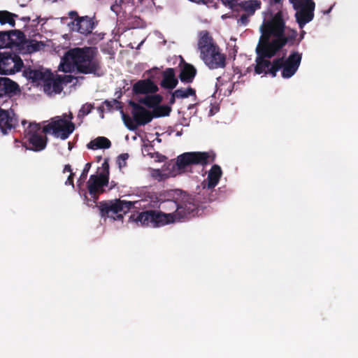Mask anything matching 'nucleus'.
I'll return each mask as SVG.
<instances>
[{
    "mask_svg": "<svg viewBox=\"0 0 358 358\" xmlns=\"http://www.w3.org/2000/svg\"><path fill=\"white\" fill-rule=\"evenodd\" d=\"M131 218L136 222H140L142 226L152 227L153 228L162 227L167 224L175 223L172 214H166L161 210H147L139 213Z\"/></svg>",
    "mask_w": 358,
    "mask_h": 358,
    "instance_id": "nucleus-7",
    "label": "nucleus"
},
{
    "mask_svg": "<svg viewBox=\"0 0 358 358\" xmlns=\"http://www.w3.org/2000/svg\"><path fill=\"white\" fill-rule=\"evenodd\" d=\"M62 77L57 76L56 78H53V75L48 78L45 85H43V89L45 92H50L53 91L54 92L59 94L63 90Z\"/></svg>",
    "mask_w": 358,
    "mask_h": 358,
    "instance_id": "nucleus-25",
    "label": "nucleus"
},
{
    "mask_svg": "<svg viewBox=\"0 0 358 358\" xmlns=\"http://www.w3.org/2000/svg\"><path fill=\"white\" fill-rule=\"evenodd\" d=\"M8 33L12 34L13 35L15 33L21 34V33L17 31H0V49L10 47V42H8L10 38V35L8 34Z\"/></svg>",
    "mask_w": 358,
    "mask_h": 358,
    "instance_id": "nucleus-36",
    "label": "nucleus"
},
{
    "mask_svg": "<svg viewBox=\"0 0 358 358\" xmlns=\"http://www.w3.org/2000/svg\"><path fill=\"white\" fill-rule=\"evenodd\" d=\"M75 78L73 76H64L62 78V80L63 83H70L73 81Z\"/></svg>",
    "mask_w": 358,
    "mask_h": 358,
    "instance_id": "nucleus-49",
    "label": "nucleus"
},
{
    "mask_svg": "<svg viewBox=\"0 0 358 358\" xmlns=\"http://www.w3.org/2000/svg\"><path fill=\"white\" fill-rule=\"evenodd\" d=\"M205 196L199 191L196 195L184 194L179 199V207L176 213L172 214L175 222H187L199 216L206 208L204 204L211 202L206 201Z\"/></svg>",
    "mask_w": 358,
    "mask_h": 358,
    "instance_id": "nucleus-4",
    "label": "nucleus"
},
{
    "mask_svg": "<svg viewBox=\"0 0 358 358\" xmlns=\"http://www.w3.org/2000/svg\"><path fill=\"white\" fill-rule=\"evenodd\" d=\"M200 57L210 69L224 68L226 56L221 52L220 47L206 30L201 31L198 41Z\"/></svg>",
    "mask_w": 358,
    "mask_h": 358,
    "instance_id": "nucleus-3",
    "label": "nucleus"
},
{
    "mask_svg": "<svg viewBox=\"0 0 358 358\" xmlns=\"http://www.w3.org/2000/svg\"><path fill=\"white\" fill-rule=\"evenodd\" d=\"M176 192L171 196H166V199L162 203V208L166 211H171L166 214H176V209L179 207V199L175 198Z\"/></svg>",
    "mask_w": 358,
    "mask_h": 358,
    "instance_id": "nucleus-28",
    "label": "nucleus"
},
{
    "mask_svg": "<svg viewBox=\"0 0 358 358\" xmlns=\"http://www.w3.org/2000/svg\"><path fill=\"white\" fill-rule=\"evenodd\" d=\"M256 54L255 64L254 65L255 73L257 75L265 74L272 63L270 61L271 58H267V57L259 52H256Z\"/></svg>",
    "mask_w": 358,
    "mask_h": 358,
    "instance_id": "nucleus-23",
    "label": "nucleus"
},
{
    "mask_svg": "<svg viewBox=\"0 0 358 358\" xmlns=\"http://www.w3.org/2000/svg\"><path fill=\"white\" fill-rule=\"evenodd\" d=\"M136 203L138 202L127 201L118 199L101 201L97 207L101 217H111L114 220H122L124 215L127 213Z\"/></svg>",
    "mask_w": 358,
    "mask_h": 358,
    "instance_id": "nucleus-6",
    "label": "nucleus"
},
{
    "mask_svg": "<svg viewBox=\"0 0 358 358\" xmlns=\"http://www.w3.org/2000/svg\"><path fill=\"white\" fill-rule=\"evenodd\" d=\"M277 59H280L281 64H282V77L284 78H289L297 71L301 64L302 54L299 52L293 51L286 59H285L284 57Z\"/></svg>",
    "mask_w": 358,
    "mask_h": 358,
    "instance_id": "nucleus-12",
    "label": "nucleus"
},
{
    "mask_svg": "<svg viewBox=\"0 0 358 358\" xmlns=\"http://www.w3.org/2000/svg\"><path fill=\"white\" fill-rule=\"evenodd\" d=\"M128 104L131 108V115L138 127L144 126L153 120L152 111L145 108L138 102L130 100Z\"/></svg>",
    "mask_w": 358,
    "mask_h": 358,
    "instance_id": "nucleus-13",
    "label": "nucleus"
},
{
    "mask_svg": "<svg viewBox=\"0 0 358 358\" xmlns=\"http://www.w3.org/2000/svg\"><path fill=\"white\" fill-rule=\"evenodd\" d=\"M102 169H103L102 173L109 176V164L106 159L102 164Z\"/></svg>",
    "mask_w": 358,
    "mask_h": 358,
    "instance_id": "nucleus-47",
    "label": "nucleus"
},
{
    "mask_svg": "<svg viewBox=\"0 0 358 358\" xmlns=\"http://www.w3.org/2000/svg\"><path fill=\"white\" fill-rule=\"evenodd\" d=\"M98 51L96 48H75L67 51L62 58L59 69L70 73L75 69L83 74L99 76L101 70V60L96 57Z\"/></svg>",
    "mask_w": 358,
    "mask_h": 358,
    "instance_id": "nucleus-1",
    "label": "nucleus"
},
{
    "mask_svg": "<svg viewBox=\"0 0 358 358\" xmlns=\"http://www.w3.org/2000/svg\"><path fill=\"white\" fill-rule=\"evenodd\" d=\"M172 110V108L169 105H161L160 103L157 106L152 110V115L153 118H159L162 117L169 116Z\"/></svg>",
    "mask_w": 358,
    "mask_h": 358,
    "instance_id": "nucleus-34",
    "label": "nucleus"
},
{
    "mask_svg": "<svg viewBox=\"0 0 358 358\" xmlns=\"http://www.w3.org/2000/svg\"><path fill=\"white\" fill-rule=\"evenodd\" d=\"M66 172H70L71 173H73L72 172V169H71V166L70 164H66L64 167V169H63V173H66Z\"/></svg>",
    "mask_w": 358,
    "mask_h": 358,
    "instance_id": "nucleus-52",
    "label": "nucleus"
},
{
    "mask_svg": "<svg viewBox=\"0 0 358 358\" xmlns=\"http://www.w3.org/2000/svg\"><path fill=\"white\" fill-rule=\"evenodd\" d=\"M162 79L159 83L160 86L169 90H172L178 83V78L173 68H167L162 72Z\"/></svg>",
    "mask_w": 358,
    "mask_h": 358,
    "instance_id": "nucleus-20",
    "label": "nucleus"
},
{
    "mask_svg": "<svg viewBox=\"0 0 358 358\" xmlns=\"http://www.w3.org/2000/svg\"><path fill=\"white\" fill-rule=\"evenodd\" d=\"M273 27L271 19L264 20L260 27L262 35L256 48V52H259L267 58L273 57L286 44L287 40L280 39L283 24L276 20Z\"/></svg>",
    "mask_w": 358,
    "mask_h": 358,
    "instance_id": "nucleus-2",
    "label": "nucleus"
},
{
    "mask_svg": "<svg viewBox=\"0 0 358 358\" xmlns=\"http://www.w3.org/2000/svg\"><path fill=\"white\" fill-rule=\"evenodd\" d=\"M91 163H87L85 165V167L80 174V176L78 180V182H79V185H81L82 183H83L85 182V180H86L87 177V174H88V172L91 168Z\"/></svg>",
    "mask_w": 358,
    "mask_h": 358,
    "instance_id": "nucleus-42",
    "label": "nucleus"
},
{
    "mask_svg": "<svg viewBox=\"0 0 358 358\" xmlns=\"http://www.w3.org/2000/svg\"><path fill=\"white\" fill-rule=\"evenodd\" d=\"M215 154L214 152H188L180 155L177 160L173 164H169L172 166V176H176L175 169L178 171H184L188 166L192 165H200L205 166L211 164L215 160Z\"/></svg>",
    "mask_w": 358,
    "mask_h": 358,
    "instance_id": "nucleus-5",
    "label": "nucleus"
},
{
    "mask_svg": "<svg viewBox=\"0 0 358 358\" xmlns=\"http://www.w3.org/2000/svg\"><path fill=\"white\" fill-rule=\"evenodd\" d=\"M61 117H63L64 119H66V120H70V121H71L72 119L73 118V114L71 113H69V115L64 114Z\"/></svg>",
    "mask_w": 358,
    "mask_h": 358,
    "instance_id": "nucleus-51",
    "label": "nucleus"
},
{
    "mask_svg": "<svg viewBox=\"0 0 358 358\" xmlns=\"http://www.w3.org/2000/svg\"><path fill=\"white\" fill-rule=\"evenodd\" d=\"M129 158L127 153H123L118 156L117 162L120 169L125 167L127 166V160Z\"/></svg>",
    "mask_w": 358,
    "mask_h": 358,
    "instance_id": "nucleus-44",
    "label": "nucleus"
},
{
    "mask_svg": "<svg viewBox=\"0 0 358 358\" xmlns=\"http://www.w3.org/2000/svg\"><path fill=\"white\" fill-rule=\"evenodd\" d=\"M294 10H298L299 8L315 9V3L313 0H289Z\"/></svg>",
    "mask_w": 358,
    "mask_h": 358,
    "instance_id": "nucleus-35",
    "label": "nucleus"
},
{
    "mask_svg": "<svg viewBox=\"0 0 358 358\" xmlns=\"http://www.w3.org/2000/svg\"><path fill=\"white\" fill-rule=\"evenodd\" d=\"M43 128L40 124L29 123L24 131V145L34 152L43 150L48 143V138L42 135Z\"/></svg>",
    "mask_w": 358,
    "mask_h": 358,
    "instance_id": "nucleus-8",
    "label": "nucleus"
},
{
    "mask_svg": "<svg viewBox=\"0 0 358 358\" xmlns=\"http://www.w3.org/2000/svg\"><path fill=\"white\" fill-rule=\"evenodd\" d=\"M22 45L20 53L31 54L40 50L41 47L45 46V44L42 41L25 38Z\"/></svg>",
    "mask_w": 358,
    "mask_h": 358,
    "instance_id": "nucleus-27",
    "label": "nucleus"
},
{
    "mask_svg": "<svg viewBox=\"0 0 358 358\" xmlns=\"http://www.w3.org/2000/svg\"><path fill=\"white\" fill-rule=\"evenodd\" d=\"M23 75L28 80H31L32 83L42 82L45 85L48 78L52 76V72L43 69H33L29 66L24 69Z\"/></svg>",
    "mask_w": 358,
    "mask_h": 358,
    "instance_id": "nucleus-19",
    "label": "nucleus"
},
{
    "mask_svg": "<svg viewBox=\"0 0 358 358\" xmlns=\"http://www.w3.org/2000/svg\"><path fill=\"white\" fill-rule=\"evenodd\" d=\"M250 16V15H248V14H243L240 17V18H239L238 22L239 23H241V24L246 25L248 23V22H249V19L248 18H249Z\"/></svg>",
    "mask_w": 358,
    "mask_h": 358,
    "instance_id": "nucleus-46",
    "label": "nucleus"
},
{
    "mask_svg": "<svg viewBox=\"0 0 358 358\" xmlns=\"http://www.w3.org/2000/svg\"><path fill=\"white\" fill-rule=\"evenodd\" d=\"M24 66L20 57L14 52H0V74L12 75L19 72Z\"/></svg>",
    "mask_w": 358,
    "mask_h": 358,
    "instance_id": "nucleus-11",
    "label": "nucleus"
},
{
    "mask_svg": "<svg viewBox=\"0 0 358 358\" xmlns=\"http://www.w3.org/2000/svg\"><path fill=\"white\" fill-rule=\"evenodd\" d=\"M238 6L248 15H252L255 13L256 10L260 8L261 2L258 0H248L242 1Z\"/></svg>",
    "mask_w": 358,
    "mask_h": 358,
    "instance_id": "nucleus-31",
    "label": "nucleus"
},
{
    "mask_svg": "<svg viewBox=\"0 0 358 358\" xmlns=\"http://www.w3.org/2000/svg\"><path fill=\"white\" fill-rule=\"evenodd\" d=\"M111 142L110 141L104 136H99L94 140H92L87 145V148L91 150H96V149H108L110 148Z\"/></svg>",
    "mask_w": 358,
    "mask_h": 358,
    "instance_id": "nucleus-30",
    "label": "nucleus"
},
{
    "mask_svg": "<svg viewBox=\"0 0 358 358\" xmlns=\"http://www.w3.org/2000/svg\"><path fill=\"white\" fill-rule=\"evenodd\" d=\"M109 177L103 173L99 175H91L87 181V189L93 198L94 202L99 198V194L103 192V187L108 184Z\"/></svg>",
    "mask_w": 358,
    "mask_h": 358,
    "instance_id": "nucleus-14",
    "label": "nucleus"
},
{
    "mask_svg": "<svg viewBox=\"0 0 358 358\" xmlns=\"http://www.w3.org/2000/svg\"><path fill=\"white\" fill-rule=\"evenodd\" d=\"M21 20L25 22H29L30 21V17L29 16H25V17H22L20 18Z\"/></svg>",
    "mask_w": 358,
    "mask_h": 358,
    "instance_id": "nucleus-53",
    "label": "nucleus"
},
{
    "mask_svg": "<svg viewBox=\"0 0 358 358\" xmlns=\"http://www.w3.org/2000/svg\"><path fill=\"white\" fill-rule=\"evenodd\" d=\"M174 92L176 93V96H178V99H185L189 96H196V90L192 87H188L186 89L179 88L176 90Z\"/></svg>",
    "mask_w": 358,
    "mask_h": 358,
    "instance_id": "nucleus-38",
    "label": "nucleus"
},
{
    "mask_svg": "<svg viewBox=\"0 0 358 358\" xmlns=\"http://www.w3.org/2000/svg\"><path fill=\"white\" fill-rule=\"evenodd\" d=\"M222 175L221 167L217 164H214L210 169L206 180L202 183V188L200 192L205 196L206 201H213L215 199L214 188L218 184Z\"/></svg>",
    "mask_w": 358,
    "mask_h": 358,
    "instance_id": "nucleus-10",
    "label": "nucleus"
},
{
    "mask_svg": "<svg viewBox=\"0 0 358 358\" xmlns=\"http://www.w3.org/2000/svg\"><path fill=\"white\" fill-rule=\"evenodd\" d=\"M193 107H194V104H189V105L188 106V107H187V109H188V110H190V109L193 108Z\"/></svg>",
    "mask_w": 358,
    "mask_h": 358,
    "instance_id": "nucleus-55",
    "label": "nucleus"
},
{
    "mask_svg": "<svg viewBox=\"0 0 358 358\" xmlns=\"http://www.w3.org/2000/svg\"><path fill=\"white\" fill-rule=\"evenodd\" d=\"M222 3L229 6L230 8L234 9L237 4L238 0H221Z\"/></svg>",
    "mask_w": 358,
    "mask_h": 358,
    "instance_id": "nucleus-45",
    "label": "nucleus"
},
{
    "mask_svg": "<svg viewBox=\"0 0 358 358\" xmlns=\"http://www.w3.org/2000/svg\"><path fill=\"white\" fill-rule=\"evenodd\" d=\"M98 109H99V110H100L101 113H103V107H102V106H99Z\"/></svg>",
    "mask_w": 358,
    "mask_h": 358,
    "instance_id": "nucleus-56",
    "label": "nucleus"
},
{
    "mask_svg": "<svg viewBox=\"0 0 358 358\" xmlns=\"http://www.w3.org/2000/svg\"><path fill=\"white\" fill-rule=\"evenodd\" d=\"M20 92L17 83L6 77H0V98L10 97Z\"/></svg>",
    "mask_w": 358,
    "mask_h": 358,
    "instance_id": "nucleus-18",
    "label": "nucleus"
},
{
    "mask_svg": "<svg viewBox=\"0 0 358 358\" xmlns=\"http://www.w3.org/2000/svg\"><path fill=\"white\" fill-rule=\"evenodd\" d=\"M22 124L23 125H24V124H25V121H22Z\"/></svg>",
    "mask_w": 358,
    "mask_h": 358,
    "instance_id": "nucleus-59",
    "label": "nucleus"
},
{
    "mask_svg": "<svg viewBox=\"0 0 358 358\" xmlns=\"http://www.w3.org/2000/svg\"><path fill=\"white\" fill-rule=\"evenodd\" d=\"M75 176L74 173H71L69 176L67 180L65 182L66 185H71L73 187H74V183H73V178Z\"/></svg>",
    "mask_w": 358,
    "mask_h": 358,
    "instance_id": "nucleus-48",
    "label": "nucleus"
},
{
    "mask_svg": "<svg viewBox=\"0 0 358 358\" xmlns=\"http://www.w3.org/2000/svg\"><path fill=\"white\" fill-rule=\"evenodd\" d=\"M14 31H17L21 34H14L13 35L10 33H8V34L10 35V38L8 42H10V47H16V50L20 52V48L22 47V43H24V41L25 40L26 37L24 33L20 30L15 29Z\"/></svg>",
    "mask_w": 358,
    "mask_h": 358,
    "instance_id": "nucleus-32",
    "label": "nucleus"
},
{
    "mask_svg": "<svg viewBox=\"0 0 358 358\" xmlns=\"http://www.w3.org/2000/svg\"><path fill=\"white\" fill-rule=\"evenodd\" d=\"M17 14L10 13L8 10H0V24H8L12 27L15 25V18H17Z\"/></svg>",
    "mask_w": 358,
    "mask_h": 358,
    "instance_id": "nucleus-33",
    "label": "nucleus"
},
{
    "mask_svg": "<svg viewBox=\"0 0 358 358\" xmlns=\"http://www.w3.org/2000/svg\"><path fill=\"white\" fill-rule=\"evenodd\" d=\"M138 102L141 105H144L148 108L154 110L157 105L161 103L163 101V96L159 94H150L143 97L138 99Z\"/></svg>",
    "mask_w": 358,
    "mask_h": 358,
    "instance_id": "nucleus-24",
    "label": "nucleus"
},
{
    "mask_svg": "<svg viewBox=\"0 0 358 358\" xmlns=\"http://www.w3.org/2000/svg\"><path fill=\"white\" fill-rule=\"evenodd\" d=\"M275 3H279L282 0H273Z\"/></svg>",
    "mask_w": 358,
    "mask_h": 358,
    "instance_id": "nucleus-57",
    "label": "nucleus"
},
{
    "mask_svg": "<svg viewBox=\"0 0 358 358\" xmlns=\"http://www.w3.org/2000/svg\"><path fill=\"white\" fill-rule=\"evenodd\" d=\"M159 91L158 86L150 78L139 80L132 86L134 95L155 94Z\"/></svg>",
    "mask_w": 358,
    "mask_h": 358,
    "instance_id": "nucleus-16",
    "label": "nucleus"
},
{
    "mask_svg": "<svg viewBox=\"0 0 358 358\" xmlns=\"http://www.w3.org/2000/svg\"><path fill=\"white\" fill-rule=\"evenodd\" d=\"M70 15L71 17L76 16L73 22L75 26L73 29L84 35L92 33L94 27V23L91 17L87 16L79 17L76 11L71 12Z\"/></svg>",
    "mask_w": 358,
    "mask_h": 358,
    "instance_id": "nucleus-17",
    "label": "nucleus"
},
{
    "mask_svg": "<svg viewBox=\"0 0 358 358\" xmlns=\"http://www.w3.org/2000/svg\"><path fill=\"white\" fill-rule=\"evenodd\" d=\"M74 129L75 124L71 121L57 116L52 118L48 124L43 126V132L45 134H52L55 138L66 140Z\"/></svg>",
    "mask_w": 358,
    "mask_h": 358,
    "instance_id": "nucleus-9",
    "label": "nucleus"
},
{
    "mask_svg": "<svg viewBox=\"0 0 358 358\" xmlns=\"http://www.w3.org/2000/svg\"><path fill=\"white\" fill-rule=\"evenodd\" d=\"M314 10L310 8H299L295 14L296 20L300 28H303L314 17Z\"/></svg>",
    "mask_w": 358,
    "mask_h": 358,
    "instance_id": "nucleus-26",
    "label": "nucleus"
},
{
    "mask_svg": "<svg viewBox=\"0 0 358 358\" xmlns=\"http://www.w3.org/2000/svg\"><path fill=\"white\" fill-rule=\"evenodd\" d=\"M176 99H178V96H176L175 92H171V97L169 99V101L170 106L175 103Z\"/></svg>",
    "mask_w": 358,
    "mask_h": 358,
    "instance_id": "nucleus-50",
    "label": "nucleus"
},
{
    "mask_svg": "<svg viewBox=\"0 0 358 358\" xmlns=\"http://www.w3.org/2000/svg\"><path fill=\"white\" fill-rule=\"evenodd\" d=\"M273 24H275V22L276 20L279 21L280 22H282V24H283V27H282V35L280 36V39H286L287 40V43H289V41H294L297 36V32L296 31H293V32L292 33V34H290L289 36H285V20L283 19V14H282V12L281 10H279L278 12H277L273 16V17L271 19ZM275 25H273V27H275Z\"/></svg>",
    "mask_w": 358,
    "mask_h": 358,
    "instance_id": "nucleus-29",
    "label": "nucleus"
},
{
    "mask_svg": "<svg viewBox=\"0 0 358 358\" xmlns=\"http://www.w3.org/2000/svg\"><path fill=\"white\" fill-rule=\"evenodd\" d=\"M94 108V105L91 103H85L84 104L80 110H79L78 115L85 116L91 113L92 110Z\"/></svg>",
    "mask_w": 358,
    "mask_h": 358,
    "instance_id": "nucleus-43",
    "label": "nucleus"
},
{
    "mask_svg": "<svg viewBox=\"0 0 358 358\" xmlns=\"http://www.w3.org/2000/svg\"><path fill=\"white\" fill-rule=\"evenodd\" d=\"M17 124V119L13 110L0 108V133L5 135Z\"/></svg>",
    "mask_w": 358,
    "mask_h": 358,
    "instance_id": "nucleus-15",
    "label": "nucleus"
},
{
    "mask_svg": "<svg viewBox=\"0 0 358 358\" xmlns=\"http://www.w3.org/2000/svg\"><path fill=\"white\" fill-rule=\"evenodd\" d=\"M282 64H281V60L274 59L272 61V63L271 66L268 67L267 71L266 72L265 75H270L272 78H275L277 75V72L282 69Z\"/></svg>",
    "mask_w": 358,
    "mask_h": 358,
    "instance_id": "nucleus-37",
    "label": "nucleus"
},
{
    "mask_svg": "<svg viewBox=\"0 0 358 358\" xmlns=\"http://www.w3.org/2000/svg\"><path fill=\"white\" fill-rule=\"evenodd\" d=\"M331 9H332V7H330L327 10L324 11V13L329 14L331 12Z\"/></svg>",
    "mask_w": 358,
    "mask_h": 358,
    "instance_id": "nucleus-54",
    "label": "nucleus"
},
{
    "mask_svg": "<svg viewBox=\"0 0 358 358\" xmlns=\"http://www.w3.org/2000/svg\"><path fill=\"white\" fill-rule=\"evenodd\" d=\"M196 75V68L189 63L184 62L181 66L178 78L182 83L189 84L193 82Z\"/></svg>",
    "mask_w": 358,
    "mask_h": 358,
    "instance_id": "nucleus-22",
    "label": "nucleus"
},
{
    "mask_svg": "<svg viewBox=\"0 0 358 358\" xmlns=\"http://www.w3.org/2000/svg\"><path fill=\"white\" fill-rule=\"evenodd\" d=\"M103 104L106 106L108 111H112L115 105L116 106L117 110L122 109V108L121 102L115 99L111 101L106 100L103 101Z\"/></svg>",
    "mask_w": 358,
    "mask_h": 358,
    "instance_id": "nucleus-40",
    "label": "nucleus"
},
{
    "mask_svg": "<svg viewBox=\"0 0 358 358\" xmlns=\"http://www.w3.org/2000/svg\"><path fill=\"white\" fill-rule=\"evenodd\" d=\"M69 149H71V145L70 142L69 143Z\"/></svg>",
    "mask_w": 358,
    "mask_h": 358,
    "instance_id": "nucleus-58",
    "label": "nucleus"
},
{
    "mask_svg": "<svg viewBox=\"0 0 358 358\" xmlns=\"http://www.w3.org/2000/svg\"><path fill=\"white\" fill-rule=\"evenodd\" d=\"M122 117L124 124L128 129L130 131H135L138 129L137 124L133 117H130L129 115L124 113L122 110Z\"/></svg>",
    "mask_w": 358,
    "mask_h": 358,
    "instance_id": "nucleus-39",
    "label": "nucleus"
},
{
    "mask_svg": "<svg viewBox=\"0 0 358 358\" xmlns=\"http://www.w3.org/2000/svg\"><path fill=\"white\" fill-rule=\"evenodd\" d=\"M151 176L152 178L158 181L164 180L168 178V176L163 173L159 169H152L151 171Z\"/></svg>",
    "mask_w": 358,
    "mask_h": 358,
    "instance_id": "nucleus-41",
    "label": "nucleus"
},
{
    "mask_svg": "<svg viewBox=\"0 0 358 358\" xmlns=\"http://www.w3.org/2000/svg\"><path fill=\"white\" fill-rule=\"evenodd\" d=\"M173 190L164 191L159 193L149 192L145 195L146 201H149V206L151 208H159L162 203L166 199V196H171Z\"/></svg>",
    "mask_w": 358,
    "mask_h": 358,
    "instance_id": "nucleus-21",
    "label": "nucleus"
}]
</instances>
